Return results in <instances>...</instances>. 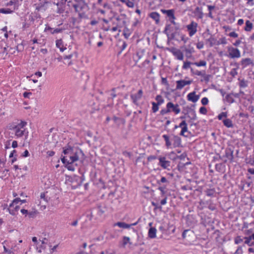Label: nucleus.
Listing matches in <instances>:
<instances>
[{"instance_id": "obj_45", "label": "nucleus", "mask_w": 254, "mask_h": 254, "mask_svg": "<svg viewBox=\"0 0 254 254\" xmlns=\"http://www.w3.org/2000/svg\"><path fill=\"white\" fill-rule=\"evenodd\" d=\"M199 112L201 114L206 115L207 113V110L205 107H201L199 108Z\"/></svg>"}, {"instance_id": "obj_58", "label": "nucleus", "mask_w": 254, "mask_h": 254, "mask_svg": "<svg viewBox=\"0 0 254 254\" xmlns=\"http://www.w3.org/2000/svg\"><path fill=\"white\" fill-rule=\"evenodd\" d=\"M169 113V111H168V109L166 108V109H162L161 112H160V113L161 115H165L166 114H168Z\"/></svg>"}, {"instance_id": "obj_62", "label": "nucleus", "mask_w": 254, "mask_h": 254, "mask_svg": "<svg viewBox=\"0 0 254 254\" xmlns=\"http://www.w3.org/2000/svg\"><path fill=\"white\" fill-rule=\"evenodd\" d=\"M29 156V153L27 150H25V151L22 154V156L23 157H27Z\"/></svg>"}, {"instance_id": "obj_44", "label": "nucleus", "mask_w": 254, "mask_h": 254, "mask_svg": "<svg viewBox=\"0 0 254 254\" xmlns=\"http://www.w3.org/2000/svg\"><path fill=\"white\" fill-rule=\"evenodd\" d=\"M225 99L229 103H232L234 102V99L232 96L230 94H227L226 96Z\"/></svg>"}, {"instance_id": "obj_30", "label": "nucleus", "mask_w": 254, "mask_h": 254, "mask_svg": "<svg viewBox=\"0 0 254 254\" xmlns=\"http://www.w3.org/2000/svg\"><path fill=\"white\" fill-rule=\"evenodd\" d=\"M127 244V237L124 236L122 241L119 242V247L121 248H125Z\"/></svg>"}, {"instance_id": "obj_10", "label": "nucleus", "mask_w": 254, "mask_h": 254, "mask_svg": "<svg viewBox=\"0 0 254 254\" xmlns=\"http://www.w3.org/2000/svg\"><path fill=\"white\" fill-rule=\"evenodd\" d=\"M79 153H83L82 150L79 149H75L73 151V153H72V155L69 156V161H70V163H73L78 160V154Z\"/></svg>"}, {"instance_id": "obj_31", "label": "nucleus", "mask_w": 254, "mask_h": 254, "mask_svg": "<svg viewBox=\"0 0 254 254\" xmlns=\"http://www.w3.org/2000/svg\"><path fill=\"white\" fill-rule=\"evenodd\" d=\"M224 125L227 127H232L233 124L232 121L229 119H226L223 121Z\"/></svg>"}, {"instance_id": "obj_54", "label": "nucleus", "mask_w": 254, "mask_h": 254, "mask_svg": "<svg viewBox=\"0 0 254 254\" xmlns=\"http://www.w3.org/2000/svg\"><path fill=\"white\" fill-rule=\"evenodd\" d=\"M17 1V0H11L6 3L7 6H11L13 4H15Z\"/></svg>"}, {"instance_id": "obj_35", "label": "nucleus", "mask_w": 254, "mask_h": 254, "mask_svg": "<svg viewBox=\"0 0 254 254\" xmlns=\"http://www.w3.org/2000/svg\"><path fill=\"white\" fill-rule=\"evenodd\" d=\"M167 15L171 19H175L174 10L172 9L165 10Z\"/></svg>"}, {"instance_id": "obj_27", "label": "nucleus", "mask_w": 254, "mask_h": 254, "mask_svg": "<svg viewBox=\"0 0 254 254\" xmlns=\"http://www.w3.org/2000/svg\"><path fill=\"white\" fill-rule=\"evenodd\" d=\"M150 17L154 20L156 23H158L159 21L160 15L157 12H151L150 14Z\"/></svg>"}, {"instance_id": "obj_61", "label": "nucleus", "mask_w": 254, "mask_h": 254, "mask_svg": "<svg viewBox=\"0 0 254 254\" xmlns=\"http://www.w3.org/2000/svg\"><path fill=\"white\" fill-rule=\"evenodd\" d=\"M196 47L198 49H201L203 48V44L201 42H198L196 45Z\"/></svg>"}, {"instance_id": "obj_11", "label": "nucleus", "mask_w": 254, "mask_h": 254, "mask_svg": "<svg viewBox=\"0 0 254 254\" xmlns=\"http://www.w3.org/2000/svg\"><path fill=\"white\" fill-rule=\"evenodd\" d=\"M188 101L193 103L196 102L199 99V95H196L195 91L189 93L187 96Z\"/></svg>"}, {"instance_id": "obj_7", "label": "nucleus", "mask_w": 254, "mask_h": 254, "mask_svg": "<svg viewBox=\"0 0 254 254\" xmlns=\"http://www.w3.org/2000/svg\"><path fill=\"white\" fill-rule=\"evenodd\" d=\"M166 108L170 112H174L177 115L180 113L181 110L178 104H174L172 102H168L166 105Z\"/></svg>"}, {"instance_id": "obj_60", "label": "nucleus", "mask_w": 254, "mask_h": 254, "mask_svg": "<svg viewBox=\"0 0 254 254\" xmlns=\"http://www.w3.org/2000/svg\"><path fill=\"white\" fill-rule=\"evenodd\" d=\"M20 211H21V213L23 215H25V216L28 215V211L27 210L25 209H21Z\"/></svg>"}, {"instance_id": "obj_6", "label": "nucleus", "mask_w": 254, "mask_h": 254, "mask_svg": "<svg viewBox=\"0 0 254 254\" xmlns=\"http://www.w3.org/2000/svg\"><path fill=\"white\" fill-rule=\"evenodd\" d=\"M197 26V23L194 21H191L189 24L186 26L190 37H192L196 33Z\"/></svg>"}, {"instance_id": "obj_42", "label": "nucleus", "mask_w": 254, "mask_h": 254, "mask_svg": "<svg viewBox=\"0 0 254 254\" xmlns=\"http://www.w3.org/2000/svg\"><path fill=\"white\" fill-rule=\"evenodd\" d=\"M21 201V199L19 198H15L10 204V207H14L15 205H18V203Z\"/></svg>"}, {"instance_id": "obj_40", "label": "nucleus", "mask_w": 254, "mask_h": 254, "mask_svg": "<svg viewBox=\"0 0 254 254\" xmlns=\"http://www.w3.org/2000/svg\"><path fill=\"white\" fill-rule=\"evenodd\" d=\"M13 10H11L9 8H0V13L4 14H10L13 12Z\"/></svg>"}, {"instance_id": "obj_26", "label": "nucleus", "mask_w": 254, "mask_h": 254, "mask_svg": "<svg viewBox=\"0 0 254 254\" xmlns=\"http://www.w3.org/2000/svg\"><path fill=\"white\" fill-rule=\"evenodd\" d=\"M207 42L209 43L210 47H212L215 45H218L217 40L212 36L207 40Z\"/></svg>"}, {"instance_id": "obj_47", "label": "nucleus", "mask_w": 254, "mask_h": 254, "mask_svg": "<svg viewBox=\"0 0 254 254\" xmlns=\"http://www.w3.org/2000/svg\"><path fill=\"white\" fill-rule=\"evenodd\" d=\"M227 114L226 112H222L218 116V119L221 120L223 118H226Z\"/></svg>"}, {"instance_id": "obj_22", "label": "nucleus", "mask_w": 254, "mask_h": 254, "mask_svg": "<svg viewBox=\"0 0 254 254\" xmlns=\"http://www.w3.org/2000/svg\"><path fill=\"white\" fill-rule=\"evenodd\" d=\"M56 47L60 49L61 52H64L66 48L64 47V43L62 39L57 40L56 41Z\"/></svg>"}, {"instance_id": "obj_32", "label": "nucleus", "mask_w": 254, "mask_h": 254, "mask_svg": "<svg viewBox=\"0 0 254 254\" xmlns=\"http://www.w3.org/2000/svg\"><path fill=\"white\" fill-rule=\"evenodd\" d=\"M166 187L167 185H159L158 190L161 191V195L162 196H164L166 194Z\"/></svg>"}, {"instance_id": "obj_59", "label": "nucleus", "mask_w": 254, "mask_h": 254, "mask_svg": "<svg viewBox=\"0 0 254 254\" xmlns=\"http://www.w3.org/2000/svg\"><path fill=\"white\" fill-rule=\"evenodd\" d=\"M209 77L210 76L209 75H207L205 73L202 77L203 78L204 80L207 82L209 80Z\"/></svg>"}, {"instance_id": "obj_21", "label": "nucleus", "mask_w": 254, "mask_h": 254, "mask_svg": "<svg viewBox=\"0 0 254 254\" xmlns=\"http://www.w3.org/2000/svg\"><path fill=\"white\" fill-rule=\"evenodd\" d=\"M63 149V153L65 155H69L70 156L72 154V153H73V151L75 148L68 145L67 147H65Z\"/></svg>"}, {"instance_id": "obj_3", "label": "nucleus", "mask_w": 254, "mask_h": 254, "mask_svg": "<svg viewBox=\"0 0 254 254\" xmlns=\"http://www.w3.org/2000/svg\"><path fill=\"white\" fill-rule=\"evenodd\" d=\"M107 210V208L105 204H99L92 209L91 215L95 219L101 220L104 217Z\"/></svg>"}, {"instance_id": "obj_16", "label": "nucleus", "mask_w": 254, "mask_h": 254, "mask_svg": "<svg viewBox=\"0 0 254 254\" xmlns=\"http://www.w3.org/2000/svg\"><path fill=\"white\" fill-rule=\"evenodd\" d=\"M64 30V29H63V28H56V29H53L49 26H47L46 27L44 31H45V32L49 31L52 34H56V33H61Z\"/></svg>"}, {"instance_id": "obj_34", "label": "nucleus", "mask_w": 254, "mask_h": 254, "mask_svg": "<svg viewBox=\"0 0 254 254\" xmlns=\"http://www.w3.org/2000/svg\"><path fill=\"white\" fill-rule=\"evenodd\" d=\"M193 64L196 65V66H206V62L204 60H201L198 62H195L192 64Z\"/></svg>"}, {"instance_id": "obj_1", "label": "nucleus", "mask_w": 254, "mask_h": 254, "mask_svg": "<svg viewBox=\"0 0 254 254\" xmlns=\"http://www.w3.org/2000/svg\"><path fill=\"white\" fill-rule=\"evenodd\" d=\"M162 137L165 141V145L167 149H173L181 146V138L177 135L164 134Z\"/></svg>"}, {"instance_id": "obj_24", "label": "nucleus", "mask_w": 254, "mask_h": 254, "mask_svg": "<svg viewBox=\"0 0 254 254\" xmlns=\"http://www.w3.org/2000/svg\"><path fill=\"white\" fill-rule=\"evenodd\" d=\"M156 229L154 227H151L148 231V236L149 238L153 239L156 236Z\"/></svg>"}, {"instance_id": "obj_63", "label": "nucleus", "mask_w": 254, "mask_h": 254, "mask_svg": "<svg viewBox=\"0 0 254 254\" xmlns=\"http://www.w3.org/2000/svg\"><path fill=\"white\" fill-rule=\"evenodd\" d=\"M242 253V247H239L235 254H241Z\"/></svg>"}, {"instance_id": "obj_52", "label": "nucleus", "mask_w": 254, "mask_h": 254, "mask_svg": "<svg viewBox=\"0 0 254 254\" xmlns=\"http://www.w3.org/2000/svg\"><path fill=\"white\" fill-rule=\"evenodd\" d=\"M238 74L237 69L236 68H233L230 71V74L235 77Z\"/></svg>"}, {"instance_id": "obj_57", "label": "nucleus", "mask_w": 254, "mask_h": 254, "mask_svg": "<svg viewBox=\"0 0 254 254\" xmlns=\"http://www.w3.org/2000/svg\"><path fill=\"white\" fill-rule=\"evenodd\" d=\"M181 40L184 41V43H186L188 41L189 38L187 37L185 35H182L181 36Z\"/></svg>"}, {"instance_id": "obj_48", "label": "nucleus", "mask_w": 254, "mask_h": 254, "mask_svg": "<svg viewBox=\"0 0 254 254\" xmlns=\"http://www.w3.org/2000/svg\"><path fill=\"white\" fill-rule=\"evenodd\" d=\"M208 99L206 97H203L201 100V103L203 105H206L208 103Z\"/></svg>"}, {"instance_id": "obj_8", "label": "nucleus", "mask_w": 254, "mask_h": 254, "mask_svg": "<svg viewBox=\"0 0 254 254\" xmlns=\"http://www.w3.org/2000/svg\"><path fill=\"white\" fill-rule=\"evenodd\" d=\"M158 165L164 169H169V167L171 165L170 161L167 160L165 157L159 156L158 157Z\"/></svg>"}, {"instance_id": "obj_56", "label": "nucleus", "mask_w": 254, "mask_h": 254, "mask_svg": "<svg viewBox=\"0 0 254 254\" xmlns=\"http://www.w3.org/2000/svg\"><path fill=\"white\" fill-rule=\"evenodd\" d=\"M163 197H164V199H163L161 201V202H160V204H161V205H165V204H166V203H167V198L166 196H163Z\"/></svg>"}, {"instance_id": "obj_36", "label": "nucleus", "mask_w": 254, "mask_h": 254, "mask_svg": "<svg viewBox=\"0 0 254 254\" xmlns=\"http://www.w3.org/2000/svg\"><path fill=\"white\" fill-rule=\"evenodd\" d=\"M74 179L77 182V186H80L82 185L83 181L84 180V177L83 176H82V177H77V176H75L74 177Z\"/></svg>"}, {"instance_id": "obj_4", "label": "nucleus", "mask_w": 254, "mask_h": 254, "mask_svg": "<svg viewBox=\"0 0 254 254\" xmlns=\"http://www.w3.org/2000/svg\"><path fill=\"white\" fill-rule=\"evenodd\" d=\"M120 11L121 13L117 18V20L119 24L121 25H123L125 26L123 34L124 35L125 38L127 39V33L126 32V30L127 29V27L126 26V12L125 11L121 9H120Z\"/></svg>"}, {"instance_id": "obj_19", "label": "nucleus", "mask_w": 254, "mask_h": 254, "mask_svg": "<svg viewBox=\"0 0 254 254\" xmlns=\"http://www.w3.org/2000/svg\"><path fill=\"white\" fill-rule=\"evenodd\" d=\"M244 239L245 240V243L249 246H254V234L249 237H245Z\"/></svg>"}, {"instance_id": "obj_12", "label": "nucleus", "mask_w": 254, "mask_h": 254, "mask_svg": "<svg viewBox=\"0 0 254 254\" xmlns=\"http://www.w3.org/2000/svg\"><path fill=\"white\" fill-rule=\"evenodd\" d=\"M171 52L177 59L181 61L183 60L184 55L181 50L176 48H173L171 49Z\"/></svg>"}, {"instance_id": "obj_15", "label": "nucleus", "mask_w": 254, "mask_h": 254, "mask_svg": "<svg viewBox=\"0 0 254 254\" xmlns=\"http://www.w3.org/2000/svg\"><path fill=\"white\" fill-rule=\"evenodd\" d=\"M117 46L118 47V48L119 50L118 53V55H119L126 48L127 44L125 41L119 40L117 42Z\"/></svg>"}, {"instance_id": "obj_17", "label": "nucleus", "mask_w": 254, "mask_h": 254, "mask_svg": "<svg viewBox=\"0 0 254 254\" xmlns=\"http://www.w3.org/2000/svg\"><path fill=\"white\" fill-rule=\"evenodd\" d=\"M179 127L182 128L180 135L186 136L185 133L188 131V126L185 121H182L179 125Z\"/></svg>"}, {"instance_id": "obj_46", "label": "nucleus", "mask_w": 254, "mask_h": 254, "mask_svg": "<svg viewBox=\"0 0 254 254\" xmlns=\"http://www.w3.org/2000/svg\"><path fill=\"white\" fill-rule=\"evenodd\" d=\"M243 241V239L240 236H237L235 238V243L236 244H240Z\"/></svg>"}, {"instance_id": "obj_13", "label": "nucleus", "mask_w": 254, "mask_h": 254, "mask_svg": "<svg viewBox=\"0 0 254 254\" xmlns=\"http://www.w3.org/2000/svg\"><path fill=\"white\" fill-rule=\"evenodd\" d=\"M142 93V90H139L137 93L131 95V98L134 103H137V102L141 98Z\"/></svg>"}, {"instance_id": "obj_25", "label": "nucleus", "mask_w": 254, "mask_h": 254, "mask_svg": "<svg viewBox=\"0 0 254 254\" xmlns=\"http://www.w3.org/2000/svg\"><path fill=\"white\" fill-rule=\"evenodd\" d=\"M194 13L198 18H202L203 16V13L202 9L200 7H196L194 10Z\"/></svg>"}, {"instance_id": "obj_20", "label": "nucleus", "mask_w": 254, "mask_h": 254, "mask_svg": "<svg viewBox=\"0 0 254 254\" xmlns=\"http://www.w3.org/2000/svg\"><path fill=\"white\" fill-rule=\"evenodd\" d=\"M20 207L18 205H15L14 207L9 206L8 208V211L9 213L12 215H16L17 213L18 210L19 209Z\"/></svg>"}, {"instance_id": "obj_64", "label": "nucleus", "mask_w": 254, "mask_h": 254, "mask_svg": "<svg viewBox=\"0 0 254 254\" xmlns=\"http://www.w3.org/2000/svg\"><path fill=\"white\" fill-rule=\"evenodd\" d=\"M47 153L49 156H53L55 155V152L53 151H48Z\"/></svg>"}, {"instance_id": "obj_9", "label": "nucleus", "mask_w": 254, "mask_h": 254, "mask_svg": "<svg viewBox=\"0 0 254 254\" xmlns=\"http://www.w3.org/2000/svg\"><path fill=\"white\" fill-rule=\"evenodd\" d=\"M192 82L191 80H180L176 81V89H182L186 85H190Z\"/></svg>"}, {"instance_id": "obj_39", "label": "nucleus", "mask_w": 254, "mask_h": 254, "mask_svg": "<svg viewBox=\"0 0 254 254\" xmlns=\"http://www.w3.org/2000/svg\"><path fill=\"white\" fill-rule=\"evenodd\" d=\"M73 163H70V161L68 160L65 165V167L69 171H74L75 170L74 167L72 164Z\"/></svg>"}, {"instance_id": "obj_18", "label": "nucleus", "mask_w": 254, "mask_h": 254, "mask_svg": "<svg viewBox=\"0 0 254 254\" xmlns=\"http://www.w3.org/2000/svg\"><path fill=\"white\" fill-rule=\"evenodd\" d=\"M186 53V56L187 58L190 59L191 57V55L194 53V49L192 46L189 45L187 48L185 49Z\"/></svg>"}, {"instance_id": "obj_50", "label": "nucleus", "mask_w": 254, "mask_h": 254, "mask_svg": "<svg viewBox=\"0 0 254 254\" xmlns=\"http://www.w3.org/2000/svg\"><path fill=\"white\" fill-rule=\"evenodd\" d=\"M217 43L219 44L225 45L227 44V41L225 37L222 38L219 40V41H217Z\"/></svg>"}, {"instance_id": "obj_41", "label": "nucleus", "mask_w": 254, "mask_h": 254, "mask_svg": "<svg viewBox=\"0 0 254 254\" xmlns=\"http://www.w3.org/2000/svg\"><path fill=\"white\" fill-rule=\"evenodd\" d=\"M192 64L193 63H191V62L189 61L184 62V64L182 66V68L184 69H187L190 67V64Z\"/></svg>"}, {"instance_id": "obj_2", "label": "nucleus", "mask_w": 254, "mask_h": 254, "mask_svg": "<svg viewBox=\"0 0 254 254\" xmlns=\"http://www.w3.org/2000/svg\"><path fill=\"white\" fill-rule=\"evenodd\" d=\"M26 125L27 123L26 122L21 121L20 123L10 129L14 131L15 135L17 138L24 136L25 139H26L28 136V131L25 128Z\"/></svg>"}, {"instance_id": "obj_55", "label": "nucleus", "mask_w": 254, "mask_h": 254, "mask_svg": "<svg viewBox=\"0 0 254 254\" xmlns=\"http://www.w3.org/2000/svg\"><path fill=\"white\" fill-rule=\"evenodd\" d=\"M152 204L155 207L156 209H161L162 208L161 206L159 205L158 203L152 202Z\"/></svg>"}, {"instance_id": "obj_29", "label": "nucleus", "mask_w": 254, "mask_h": 254, "mask_svg": "<svg viewBox=\"0 0 254 254\" xmlns=\"http://www.w3.org/2000/svg\"><path fill=\"white\" fill-rule=\"evenodd\" d=\"M157 183L158 185H167V186L169 184V181L165 177H162L160 180L157 181Z\"/></svg>"}, {"instance_id": "obj_37", "label": "nucleus", "mask_w": 254, "mask_h": 254, "mask_svg": "<svg viewBox=\"0 0 254 254\" xmlns=\"http://www.w3.org/2000/svg\"><path fill=\"white\" fill-rule=\"evenodd\" d=\"M38 213L37 210H34L31 211H28V216L30 218H34L36 217L37 214Z\"/></svg>"}, {"instance_id": "obj_33", "label": "nucleus", "mask_w": 254, "mask_h": 254, "mask_svg": "<svg viewBox=\"0 0 254 254\" xmlns=\"http://www.w3.org/2000/svg\"><path fill=\"white\" fill-rule=\"evenodd\" d=\"M252 23L249 20H247L246 22V26L245 27V30L246 31H250L252 30Z\"/></svg>"}, {"instance_id": "obj_28", "label": "nucleus", "mask_w": 254, "mask_h": 254, "mask_svg": "<svg viewBox=\"0 0 254 254\" xmlns=\"http://www.w3.org/2000/svg\"><path fill=\"white\" fill-rule=\"evenodd\" d=\"M113 226L114 227H115L116 226H118L119 227L123 229H127V224L125 222H118L117 223H114L113 225Z\"/></svg>"}, {"instance_id": "obj_38", "label": "nucleus", "mask_w": 254, "mask_h": 254, "mask_svg": "<svg viewBox=\"0 0 254 254\" xmlns=\"http://www.w3.org/2000/svg\"><path fill=\"white\" fill-rule=\"evenodd\" d=\"M155 100L157 101V103H156V104H157L159 105H161L162 104H163L164 103V101L162 97L160 95L156 96V97L155 98Z\"/></svg>"}, {"instance_id": "obj_5", "label": "nucleus", "mask_w": 254, "mask_h": 254, "mask_svg": "<svg viewBox=\"0 0 254 254\" xmlns=\"http://www.w3.org/2000/svg\"><path fill=\"white\" fill-rule=\"evenodd\" d=\"M227 51L228 52V56L230 58L235 59L241 57V52L237 48L232 46H228L227 47Z\"/></svg>"}, {"instance_id": "obj_51", "label": "nucleus", "mask_w": 254, "mask_h": 254, "mask_svg": "<svg viewBox=\"0 0 254 254\" xmlns=\"http://www.w3.org/2000/svg\"><path fill=\"white\" fill-rule=\"evenodd\" d=\"M228 35L230 37H233V38H237L238 37V34L237 33H236L235 32H234V31L230 32L228 34Z\"/></svg>"}, {"instance_id": "obj_43", "label": "nucleus", "mask_w": 254, "mask_h": 254, "mask_svg": "<svg viewBox=\"0 0 254 254\" xmlns=\"http://www.w3.org/2000/svg\"><path fill=\"white\" fill-rule=\"evenodd\" d=\"M152 110L153 111V112L156 113L157 111H158V110H159V106L160 105L156 104V103H155V102H152Z\"/></svg>"}, {"instance_id": "obj_53", "label": "nucleus", "mask_w": 254, "mask_h": 254, "mask_svg": "<svg viewBox=\"0 0 254 254\" xmlns=\"http://www.w3.org/2000/svg\"><path fill=\"white\" fill-rule=\"evenodd\" d=\"M4 252L8 254H14L13 251L11 250L7 249L5 246H3Z\"/></svg>"}, {"instance_id": "obj_23", "label": "nucleus", "mask_w": 254, "mask_h": 254, "mask_svg": "<svg viewBox=\"0 0 254 254\" xmlns=\"http://www.w3.org/2000/svg\"><path fill=\"white\" fill-rule=\"evenodd\" d=\"M54 3L58 7L57 13L61 14L64 12V4L63 2H57L56 3L54 2Z\"/></svg>"}, {"instance_id": "obj_14", "label": "nucleus", "mask_w": 254, "mask_h": 254, "mask_svg": "<svg viewBox=\"0 0 254 254\" xmlns=\"http://www.w3.org/2000/svg\"><path fill=\"white\" fill-rule=\"evenodd\" d=\"M243 68H245L250 65H254L253 61L250 58L243 59L240 62Z\"/></svg>"}, {"instance_id": "obj_49", "label": "nucleus", "mask_w": 254, "mask_h": 254, "mask_svg": "<svg viewBox=\"0 0 254 254\" xmlns=\"http://www.w3.org/2000/svg\"><path fill=\"white\" fill-rule=\"evenodd\" d=\"M205 73V71H199V70H196L194 72V74L198 76H200L201 77H203L204 75V73Z\"/></svg>"}]
</instances>
